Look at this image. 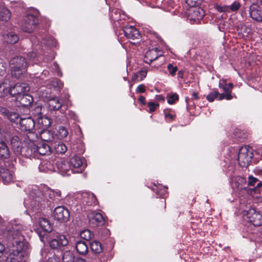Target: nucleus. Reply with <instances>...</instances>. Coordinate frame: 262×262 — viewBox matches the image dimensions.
<instances>
[{"label":"nucleus","instance_id":"1","mask_svg":"<svg viewBox=\"0 0 262 262\" xmlns=\"http://www.w3.org/2000/svg\"><path fill=\"white\" fill-rule=\"evenodd\" d=\"M23 226L17 222L11 223L5 232L7 248L10 252L11 261H21L26 252L24 250Z\"/></svg>","mask_w":262,"mask_h":262},{"label":"nucleus","instance_id":"2","mask_svg":"<svg viewBox=\"0 0 262 262\" xmlns=\"http://www.w3.org/2000/svg\"><path fill=\"white\" fill-rule=\"evenodd\" d=\"M30 198L29 206L34 210L49 207L51 201L55 199L54 190L47 187H39L37 186L33 188Z\"/></svg>","mask_w":262,"mask_h":262},{"label":"nucleus","instance_id":"3","mask_svg":"<svg viewBox=\"0 0 262 262\" xmlns=\"http://www.w3.org/2000/svg\"><path fill=\"white\" fill-rule=\"evenodd\" d=\"M27 63L25 58L16 56L10 61L12 77L18 78L26 72Z\"/></svg>","mask_w":262,"mask_h":262},{"label":"nucleus","instance_id":"4","mask_svg":"<svg viewBox=\"0 0 262 262\" xmlns=\"http://www.w3.org/2000/svg\"><path fill=\"white\" fill-rule=\"evenodd\" d=\"M253 154L252 149L248 146L242 147L238 152L237 160L241 167H247L251 162Z\"/></svg>","mask_w":262,"mask_h":262},{"label":"nucleus","instance_id":"5","mask_svg":"<svg viewBox=\"0 0 262 262\" xmlns=\"http://www.w3.org/2000/svg\"><path fill=\"white\" fill-rule=\"evenodd\" d=\"M48 242L50 247L53 249H60L69 244L67 237L64 235L59 233L54 234L49 237Z\"/></svg>","mask_w":262,"mask_h":262},{"label":"nucleus","instance_id":"6","mask_svg":"<svg viewBox=\"0 0 262 262\" xmlns=\"http://www.w3.org/2000/svg\"><path fill=\"white\" fill-rule=\"evenodd\" d=\"M244 217L254 226H259L262 224V215L254 208L244 211Z\"/></svg>","mask_w":262,"mask_h":262},{"label":"nucleus","instance_id":"7","mask_svg":"<svg viewBox=\"0 0 262 262\" xmlns=\"http://www.w3.org/2000/svg\"><path fill=\"white\" fill-rule=\"evenodd\" d=\"M35 137L28 136L30 142L24 147H22V152L20 155L28 158H38L37 147L33 142Z\"/></svg>","mask_w":262,"mask_h":262},{"label":"nucleus","instance_id":"8","mask_svg":"<svg viewBox=\"0 0 262 262\" xmlns=\"http://www.w3.org/2000/svg\"><path fill=\"white\" fill-rule=\"evenodd\" d=\"M38 24V18L33 14H28L24 18L21 29L24 32L31 33Z\"/></svg>","mask_w":262,"mask_h":262},{"label":"nucleus","instance_id":"9","mask_svg":"<svg viewBox=\"0 0 262 262\" xmlns=\"http://www.w3.org/2000/svg\"><path fill=\"white\" fill-rule=\"evenodd\" d=\"M84 159L78 156H74L70 159L69 164L73 173H81L86 167Z\"/></svg>","mask_w":262,"mask_h":262},{"label":"nucleus","instance_id":"10","mask_svg":"<svg viewBox=\"0 0 262 262\" xmlns=\"http://www.w3.org/2000/svg\"><path fill=\"white\" fill-rule=\"evenodd\" d=\"M19 124L22 130L28 132V133L27 135V137L28 138V136H30V137L35 138V135L33 132H32V131L34 129L35 122L31 117L20 118L19 119Z\"/></svg>","mask_w":262,"mask_h":262},{"label":"nucleus","instance_id":"11","mask_svg":"<svg viewBox=\"0 0 262 262\" xmlns=\"http://www.w3.org/2000/svg\"><path fill=\"white\" fill-rule=\"evenodd\" d=\"M53 216L55 220L60 222H66L70 218V213L68 209L63 206H60L54 209Z\"/></svg>","mask_w":262,"mask_h":262},{"label":"nucleus","instance_id":"12","mask_svg":"<svg viewBox=\"0 0 262 262\" xmlns=\"http://www.w3.org/2000/svg\"><path fill=\"white\" fill-rule=\"evenodd\" d=\"M89 224L93 228L103 226L104 224V219L102 214L93 211L88 215Z\"/></svg>","mask_w":262,"mask_h":262},{"label":"nucleus","instance_id":"13","mask_svg":"<svg viewBox=\"0 0 262 262\" xmlns=\"http://www.w3.org/2000/svg\"><path fill=\"white\" fill-rule=\"evenodd\" d=\"M12 167H13L12 166ZM0 175L4 184H7L13 182L14 178V172L12 167L9 169L4 167L0 168Z\"/></svg>","mask_w":262,"mask_h":262},{"label":"nucleus","instance_id":"14","mask_svg":"<svg viewBox=\"0 0 262 262\" xmlns=\"http://www.w3.org/2000/svg\"><path fill=\"white\" fill-rule=\"evenodd\" d=\"M29 90L30 87L27 83H17L13 86L11 87V95L16 97L19 95L28 92Z\"/></svg>","mask_w":262,"mask_h":262},{"label":"nucleus","instance_id":"15","mask_svg":"<svg viewBox=\"0 0 262 262\" xmlns=\"http://www.w3.org/2000/svg\"><path fill=\"white\" fill-rule=\"evenodd\" d=\"M56 166L59 173L62 176H69L71 172V167L69 162L63 159H59L56 162Z\"/></svg>","mask_w":262,"mask_h":262},{"label":"nucleus","instance_id":"16","mask_svg":"<svg viewBox=\"0 0 262 262\" xmlns=\"http://www.w3.org/2000/svg\"><path fill=\"white\" fill-rule=\"evenodd\" d=\"M249 13L250 16L253 20L258 21H262V11L259 6L255 3H253L249 7Z\"/></svg>","mask_w":262,"mask_h":262},{"label":"nucleus","instance_id":"17","mask_svg":"<svg viewBox=\"0 0 262 262\" xmlns=\"http://www.w3.org/2000/svg\"><path fill=\"white\" fill-rule=\"evenodd\" d=\"M189 11L188 17L190 20H192L196 23H199L204 17L205 12L200 7H195L194 6Z\"/></svg>","mask_w":262,"mask_h":262},{"label":"nucleus","instance_id":"18","mask_svg":"<svg viewBox=\"0 0 262 262\" xmlns=\"http://www.w3.org/2000/svg\"><path fill=\"white\" fill-rule=\"evenodd\" d=\"M9 140L12 145V148L16 155H20L22 152L21 143L17 135H11L9 137Z\"/></svg>","mask_w":262,"mask_h":262},{"label":"nucleus","instance_id":"19","mask_svg":"<svg viewBox=\"0 0 262 262\" xmlns=\"http://www.w3.org/2000/svg\"><path fill=\"white\" fill-rule=\"evenodd\" d=\"M33 101L32 97L26 93L19 95L16 97V105L18 106L26 107L29 106L32 104Z\"/></svg>","mask_w":262,"mask_h":262},{"label":"nucleus","instance_id":"20","mask_svg":"<svg viewBox=\"0 0 262 262\" xmlns=\"http://www.w3.org/2000/svg\"><path fill=\"white\" fill-rule=\"evenodd\" d=\"M123 32L127 38L133 40L139 39L141 36L139 31L133 26H125Z\"/></svg>","mask_w":262,"mask_h":262},{"label":"nucleus","instance_id":"21","mask_svg":"<svg viewBox=\"0 0 262 262\" xmlns=\"http://www.w3.org/2000/svg\"><path fill=\"white\" fill-rule=\"evenodd\" d=\"M10 76H6L0 83V97H4L10 94L11 95Z\"/></svg>","mask_w":262,"mask_h":262},{"label":"nucleus","instance_id":"22","mask_svg":"<svg viewBox=\"0 0 262 262\" xmlns=\"http://www.w3.org/2000/svg\"><path fill=\"white\" fill-rule=\"evenodd\" d=\"M0 114L6 117L11 122L17 123L19 119V115L15 112L10 111L4 107H0Z\"/></svg>","mask_w":262,"mask_h":262},{"label":"nucleus","instance_id":"23","mask_svg":"<svg viewBox=\"0 0 262 262\" xmlns=\"http://www.w3.org/2000/svg\"><path fill=\"white\" fill-rule=\"evenodd\" d=\"M160 52V51L157 48L148 50L145 54L144 61L148 64H150L152 61L161 56Z\"/></svg>","mask_w":262,"mask_h":262},{"label":"nucleus","instance_id":"24","mask_svg":"<svg viewBox=\"0 0 262 262\" xmlns=\"http://www.w3.org/2000/svg\"><path fill=\"white\" fill-rule=\"evenodd\" d=\"M83 203L88 205H93L96 204L97 199L96 196L90 192H83L81 194Z\"/></svg>","mask_w":262,"mask_h":262},{"label":"nucleus","instance_id":"25","mask_svg":"<svg viewBox=\"0 0 262 262\" xmlns=\"http://www.w3.org/2000/svg\"><path fill=\"white\" fill-rule=\"evenodd\" d=\"M4 40L7 43L14 44L19 40V37L14 32H8L3 35Z\"/></svg>","mask_w":262,"mask_h":262},{"label":"nucleus","instance_id":"26","mask_svg":"<svg viewBox=\"0 0 262 262\" xmlns=\"http://www.w3.org/2000/svg\"><path fill=\"white\" fill-rule=\"evenodd\" d=\"M40 137L43 141L52 142L54 139L55 134L52 130L46 129L40 131Z\"/></svg>","mask_w":262,"mask_h":262},{"label":"nucleus","instance_id":"27","mask_svg":"<svg viewBox=\"0 0 262 262\" xmlns=\"http://www.w3.org/2000/svg\"><path fill=\"white\" fill-rule=\"evenodd\" d=\"M51 124L50 119L46 116H42L37 118V125L41 130L47 129Z\"/></svg>","mask_w":262,"mask_h":262},{"label":"nucleus","instance_id":"28","mask_svg":"<svg viewBox=\"0 0 262 262\" xmlns=\"http://www.w3.org/2000/svg\"><path fill=\"white\" fill-rule=\"evenodd\" d=\"M37 147V154L39 155H48L51 152L50 146L46 143H40L36 145Z\"/></svg>","mask_w":262,"mask_h":262},{"label":"nucleus","instance_id":"29","mask_svg":"<svg viewBox=\"0 0 262 262\" xmlns=\"http://www.w3.org/2000/svg\"><path fill=\"white\" fill-rule=\"evenodd\" d=\"M10 157V150L4 141L0 142V158L2 159H7Z\"/></svg>","mask_w":262,"mask_h":262},{"label":"nucleus","instance_id":"30","mask_svg":"<svg viewBox=\"0 0 262 262\" xmlns=\"http://www.w3.org/2000/svg\"><path fill=\"white\" fill-rule=\"evenodd\" d=\"M75 248L77 252L81 255H85L88 252V246L84 241H79L76 242Z\"/></svg>","mask_w":262,"mask_h":262},{"label":"nucleus","instance_id":"31","mask_svg":"<svg viewBox=\"0 0 262 262\" xmlns=\"http://www.w3.org/2000/svg\"><path fill=\"white\" fill-rule=\"evenodd\" d=\"M49 108L52 111H57L62 106V103L57 97L50 98L48 101Z\"/></svg>","mask_w":262,"mask_h":262},{"label":"nucleus","instance_id":"32","mask_svg":"<svg viewBox=\"0 0 262 262\" xmlns=\"http://www.w3.org/2000/svg\"><path fill=\"white\" fill-rule=\"evenodd\" d=\"M39 227L45 232H49L52 231L51 225L49 223L48 220L45 218H40L39 220Z\"/></svg>","mask_w":262,"mask_h":262},{"label":"nucleus","instance_id":"33","mask_svg":"<svg viewBox=\"0 0 262 262\" xmlns=\"http://www.w3.org/2000/svg\"><path fill=\"white\" fill-rule=\"evenodd\" d=\"M11 17L10 11L3 6H0V20L8 21Z\"/></svg>","mask_w":262,"mask_h":262},{"label":"nucleus","instance_id":"34","mask_svg":"<svg viewBox=\"0 0 262 262\" xmlns=\"http://www.w3.org/2000/svg\"><path fill=\"white\" fill-rule=\"evenodd\" d=\"M90 248L95 253H100L102 251L101 244L97 241H94L90 244Z\"/></svg>","mask_w":262,"mask_h":262},{"label":"nucleus","instance_id":"35","mask_svg":"<svg viewBox=\"0 0 262 262\" xmlns=\"http://www.w3.org/2000/svg\"><path fill=\"white\" fill-rule=\"evenodd\" d=\"M54 149L58 154H63L67 150V147L66 144L62 142L55 143Z\"/></svg>","mask_w":262,"mask_h":262},{"label":"nucleus","instance_id":"36","mask_svg":"<svg viewBox=\"0 0 262 262\" xmlns=\"http://www.w3.org/2000/svg\"><path fill=\"white\" fill-rule=\"evenodd\" d=\"M41 44H44L49 47H54L56 45V41L52 36L48 35L46 38L42 39Z\"/></svg>","mask_w":262,"mask_h":262},{"label":"nucleus","instance_id":"37","mask_svg":"<svg viewBox=\"0 0 262 262\" xmlns=\"http://www.w3.org/2000/svg\"><path fill=\"white\" fill-rule=\"evenodd\" d=\"M68 135V131L67 128L62 126L58 127L56 136L59 139H63L66 138Z\"/></svg>","mask_w":262,"mask_h":262},{"label":"nucleus","instance_id":"38","mask_svg":"<svg viewBox=\"0 0 262 262\" xmlns=\"http://www.w3.org/2000/svg\"><path fill=\"white\" fill-rule=\"evenodd\" d=\"M215 9L221 13H230L229 6L226 5H221L215 4L214 6Z\"/></svg>","mask_w":262,"mask_h":262},{"label":"nucleus","instance_id":"39","mask_svg":"<svg viewBox=\"0 0 262 262\" xmlns=\"http://www.w3.org/2000/svg\"><path fill=\"white\" fill-rule=\"evenodd\" d=\"M256 184V187L259 188L261 185V181H259L257 178L252 176H249L248 178V185L254 186Z\"/></svg>","mask_w":262,"mask_h":262},{"label":"nucleus","instance_id":"40","mask_svg":"<svg viewBox=\"0 0 262 262\" xmlns=\"http://www.w3.org/2000/svg\"><path fill=\"white\" fill-rule=\"evenodd\" d=\"M80 236L81 238L86 241H89L93 236V234L89 230H84L80 233Z\"/></svg>","mask_w":262,"mask_h":262},{"label":"nucleus","instance_id":"41","mask_svg":"<svg viewBox=\"0 0 262 262\" xmlns=\"http://www.w3.org/2000/svg\"><path fill=\"white\" fill-rule=\"evenodd\" d=\"M219 93L217 90H213L206 97L207 100L209 102H212L214 101L215 98H218Z\"/></svg>","mask_w":262,"mask_h":262},{"label":"nucleus","instance_id":"42","mask_svg":"<svg viewBox=\"0 0 262 262\" xmlns=\"http://www.w3.org/2000/svg\"><path fill=\"white\" fill-rule=\"evenodd\" d=\"M229 6V9L230 13L231 12H235L237 11L241 7V5L239 2L237 1H234Z\"/></svg>","mask_w":262,"mask_h":262},{"label":"nucleus","instance_id":"43","mask_svg":"<svg viewBox=\"0 0 262 262\" xmlns=\"http://www.w3.org/2000/svg\"><path fill=\"white\" fill-rule=\"evenodd\" d=\"M179 96L176 93L172 94L168 96L167 102L170 104H173L176 101L178 100Z\"/></svg>","mask_w":262,"mask_h":262},{"label":"nucleus","instance_id":"44","mask_svg":"<svg viewBox=\"0 0 262 262\" xmlns=\"http://www.w3.org/2000/svg\"><path fill=\"white\" fill-rule=\"evenodd\" d=\"M62 262H75L74 257L70 253L64 254L62 258Z\"/></svg>","mask_w":262,"mask_h":262},{"label":"nucleus","instance_id":"45","mask_svg":"<svg viewBox=\"0 0 262 262\" xmlns=\"http://www.w3.org/2000/svg\"><path fill=\"white\" fill-rule=\"evenodd\" d=\"M50 166V164H48V162L45 163L43 162L39 165L38 168L40 171H46L51 169Z\"/></svg>","mask_w":262,"mask_h":262},{"label":"nucleus","instance_id":"46","mask_svg":"<svg viewBox=\"0 0 262 262\" xmlns=\"http://www.w3.org/2000/svg\"><path fill=\"white\" fill-rule=\"evenodd\" d=\"M167 69L169 71V74L171 76H174L178 70V68L176 66L174 67L170 63L167 65Z\"/></svg>","mask_w":262,"mask_h":262},{"label":"nucleus","instance_id":"47","mask_svg":"<svg viewBox=\"0 0 262 262\" xmlns=\"http://www.w3.org/2000/svg\"><path fill=\"white\" fill-rule=\"evenodd\" d=\"M147 105L149 108V112L151 113L154 112L157 109V107L159 106V104L152 102H149L147 104Z\"/></svg>","mask_w":262,"mask_h":262},{"label":"nucleus","instance_id":"48","mask_svg":"<svg viewBox=\"0 0 262 262\" xmlns=\"http://www.w3.org/2000/svg\"><path fill=\"white\" fill-rule=\"evenodd\" d=\"M186 2L191 7H194L195 5L201 4V0H186Z\"/></svg>","mask_w":262,"mask_h":262},{"label":"nucleus","instance_id":"49","mask_svg":"<svg viewBox=\"0 0 262 262\" xmlns=\"http://www.w3.org/2000/svg\"><path fill=\"white\" fill-rule=\"evenodd\" d=\"M51 85L55 88H60L61 87V82L57 79H54L52 81H51Z\"/></svg>","mask_w":262,"mask_h":262},{"label":"nucleus","instance_id":"50","mask_svg":"<svg viewBox=\"0 0 262 262\" xmlns=\"http://www.w3.org/2000/svg\"><path fill=\"white\" fill-rule=\"evenodd\" d=\"M146 75L147 72L146 71H141L137 75H135V77L136 78L140 77V80H142L146 76Z\"/></svg>","mask_w":262,"mask_h":262},{"label":"nucleus","instance_id":"51","mask_svg":"<svg viewBox=\"0 0 262 262\" xmlns=\"http://www.w3.org/2000/svg\"><path fill=\"white\" fill-rule=\"evenodd\" d=\"M145 86L143 84L139 85L136 89L137 93H143L145 92Z\"/></svg>","mask_w":262,"mask_h":262},{"label":"nucleus","instance_id":"52","mask_svg":"<svg viewBox=\"0 0 262 262\" xmlns=\"http://www.w3.org/2000/svg\"><path fill=\"white\" fill-rule=\"evenodd\" d=\"M6 72V68L2 62H0V75H3Z\"/></svg>","mask_w":262,"mask_h":262},{"label":"nucleus","instance_id":"53","mask_svg":"<svg viewBox=\"0 0 262 262\" xmlns=\"http://www.w3.org/2000/svg\"><path fill=\"white\" fill-rule=\"evenodd\" d=\"M5 249V246L0 243V257L3 256Z\"/></svg>","mask_w":262,"mask_h":262},{"label":"nucleus","instance_id":"54","mask_svg":"<svg viewBox=\"0 0 262 262\" xmlns=\"http://www.w3.org/2000/svg\"><path fill=\"white\" fill-rule=\"evenodd\" d=\"M54 192L55 193V198H58L61 197V192L60 190H54Z\"/></svg>","mask_w":262,"mask_h":262},{"label":"nucleus","instance_id":"55","mask_svg":"<svg viewBox=\"0 0 262 262\" xmlns=\"http://www.w3.org/2000/svg\"><path fill=\"white\" fill-rule=\"evenodd\" d=\"M37 56V54L35 52H31V53H29L28 54V57L31 59H33L34 58H35Z\"/></svg>","mask_w":262,"mask_h":262},{"label":"nucleus","instance_id":"56","mask_svg":"<svg viewBox=\"0 0 262 262\" xmlns=\"http://www.w3.org/2000/svg\"><path fill=\"white\" fill-rule=\"evenodd\" d=\"M231 92L226 93L225 99L227 100H231L232 98V96L231 95Z\"/></svg>","mask_w":262,"mask_h":262},{"label":"nucleus","instance_id":"57","mask_svg":"<svg viewBox=\"0 0 262 262\" xmlns=\"http://www.w3.org/2000/svg\"><path fill=\"white\" fill-rule=\"evenodd\" d=\"M138 100L142 104H145V98L144 97H143L142 96H141L139 98Z\"/></svg>","mask_w":262,"mask_h":262},{"label":"nucleus","instance_id":"58","mask_svg":"<svg viewBox=\"0 0 262 262\" xmlns=\"http://www.w3.org/2000/svg\"><path fill=\"white\" fill-rule=\"evenodd\" d=\"M165 117L166 118L169 119L171 120H173L174 118V116H173L172 114H167L166 113H165Z\"/></svg>","mask_w":262,"mask_h":262},{"label":"nucleus","instance_id":"59","mask_svg":"<svg viewBox=\"0 0 262 262\" xmlns=\"http://www.w3.org/2000/svg\"><path fill=\"white\" fill-rule=\"evenodd\" d=\"M222 82H220V83H219V88L220 89H223V87H225V85H226V80H222Z\"/></svg>","mask_w":262,"mask_h":262},{"label":"nucleus","instance_id":"60","mask_svg":"<svg viewBox=\"0 0 262 262\" xmlns=\"http://www.w3.org/2000/svg\"><path fill=\"white\" fill-rule=\"evenodd\" d=\"M225 98V94H224V93L219 94V95L218 96V99L219 100H221Z\"/></svg>","mask_w":262,"mask_h":262},{"label":"nucleus","instance_id":"61","mask_svg":"<svg viewBox=\"0 0 262 262\" xmlns=\"http://www.w3.org/2000/svg\"><path fill=\"white\" fill-rule=\"evenodd\" d=\"M223 91L225 92V93H228V92H231L230 90V89H229V88L227 86V85H225V87H223Z\"/></svg>","mask_w":262,"mask_h":262},{"label":"nucleus","instance_id":"62","mask_svg":"<svg viewBox=\"0 0 262 262\" xmlns=\"http://www.w3.org/2000/svg\"><path fill=\"white\" fill-rule=\"evenodd\" d=\"M75 262H86V260L82 258H77Z\"/></svg>","mask_w":262,"mask_h":262},{"label":"nucleus","instance_id":"63","mask_svg":"<svg viewBox=\"0 0 262 262\" xmlns=\"http://www.w3.org/2000/svg\"><path fill=\"white\" fill-rule=\"evenodd\" d=\"M256 171H257V173L259 175L262 176V168H260H260H257L256 169Z\"/></svg>","mask_w":262,"mask_h":262},{"label":"nucleus","instance_id":"64","mask_svg":"<svg viewBox=\"0 0 262 262\" xmlns=\"http://www.w3.org/2000/svg\"><path fill=\"white\" fill-rule=\"evenodd\" d=\"M192 96H193V98L195 99H197L199 98L198 94L195 92L193 93Z\"/></svg>","mask_w":262,"mask_h":262}]
</instances>
